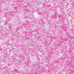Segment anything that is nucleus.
<instances>
[{"label": "nucleus", "instance_id": "f257e3e1", "mask_svg": "<svg viewBox=\"0 0 74 74\" xmlns=\"http://www.w3.org/2000/svg\"><path fill=\"white\" fill-rule=\"evenodd\" d=\"M25 19H26V18H27H27H28V17H27V16H25Z\"/></svg>", "mask_w": 74, "mask_h": 74}, {"label": "nucleus", "instance_id": "f03ea898", "mask_svg": "<svg viewBox=\"0 0 74 74\" xmlns=\"http://www.w3.org/2000/svg\"><path fill=\"white\" fill-rule=\"evenodd\" d=\"M41 64H42L43 63L42 62H41Z\"/></svg>", "mask_w": 74, "mask_h": 74}, {"label": "nucleus", "instance_id": "7ed1b4c3", "mask_svg": "<svg viewBox=\"0 0 74 74\" xmlns=\"http://www.w3.org/2000/svg\"><path fill=\"white\" fill-rule=\"evenodd\" d=\"M58 16H59V17H60V15H59Z\"/></svg>", "mask_w": 74, "mask_h": 74}, {"label": "nucleus", "instance_id": "20e7f679", "mask_svg": "<svg viewBox=\"0 0 74 74\" xmlns=\"http://www.w3.org/2000/svg\"><path fill=\"white\" fill-rule=\"evenodd\" d=\"M9 51V52H11V51Z\"/></svg>", "mask_w": 74, "mask_h": 74}, {"label": "nucleus", "instance_id": "39448f33", "mask_svg": "<svg viewBox=\"0 0 74 74\" xmlns=\"http://www.w3.org/2000/svg\"><path fill=\"white\" fill-rule=\"evenodd\" d=\"M44 5H44V4H43V5L44 6Z\"/></svg>", "mask_w": 74, "mask_h": 74}, {"label": "nucleus", "instance_id": "423d86ee", "mask_svg": "<svg viewBox=\"0 0 74 74\" xmlns=\"http://www.w3.org/2000/svg\"><path fill=\"white\" fill-rule=\"evenodd\" d=\"M9 50H10V49Z\"/></svg>", "mask_w": 74, "mask_h": 74}]
</instances>
